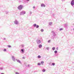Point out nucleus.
<instances>
[{
  "instance_id": "f257e3e1",
  "label": "nucleus",
  "mask_w": 74,
  "mask_h": 74,
  "mask_svg": "<svg viewBox=\"0 0 74 74\" xmlns=\"http://www.w3.org/2000/svg\"><path fill=\"white\" fill-rule=\"evenodd\" d=\"M14 25H19V22L16 19L14 21Z\"/></svg>"
},
{
  "instance_id": "f03ea898",
  "label": "nucleus",
  "mask_w": 74,
  "mask_h": 74,
  "mask_svg": "<svg viewBox=\"0 0 74 74\" xmlns=\"http://www.w3.org/2000/svg\"><path fill=\"white\" fill-rule=\"evenodd\" d=\"M26 14V12L25 11H23L20 12V14L21 15H24V14Z\"/></svg>"
},
{
  "instance_id": "7ed1b4c3",
  "label": "nucleus",
  "mask_w": 74,
  "mask_h": 74,
  "mask_svg": "<svg viewBox=\"0 0 74 74\" xmlns=\"http://www.w3.org/2000/svg\"><path fill=\"white\" fill-rule=\"evenodd\" d=\"M41 40H40L39 39H38L36 40V42L38 44H41Z\"/></svg>"
},
{
  "instance_id": "20e7f679",
  "label": "nucleus",
  "mask_w": 74,
  "mask_h": 74,
  "mask_svg": "<svg viewBox=\"0 0 74 74\" xmlns=\"http://www.w3.org/2000/svg\"><path fill=\"white\" fill-rule=\"evenodd\" d=\"M23 6L22 5H20L19 6V10H21L23 8Z\"/></svg>"
},
{
  "instance_id": "39448f33",
  "label": "nucleus",
  "mask_w": 74,
  "mask_h": 74,
  "mask_svg": "<svg viewBox=\"0 0 74 74\" xmlns=\"http://www.w3.org/2000/svg\"><path fill=\"white\" fill-rule=\"evenodd\" d=\"M12 59L13 61L15 62V57L14 56H12Z\"/></svg>"
},
{
  "instance_id": "423d86ee",
  "label": "nucleus",
  "mask_w": 74,
  "mask_h": 74,
  "mask_svg": "<svg viewBox=\"0 0 74 74\" xmlns=\"http://www.w3.org/2000/svg\"><path fill=\"white\" fill-rule=\"evenodd\" d=\"M71 5L72 6H73L74 5V0H72L71 1Z\"/></svg>"
},
{
  "instance_id": "0eeeda50",
  "label": "nucleus",
  "mask_w": 74,
  "mask_h": 74,
  "mask_svg": "<svg viewBox=\"0 0 74 74\" xmlns=\"http://www.w3.org/2000/svg\"><path fill=\"white\" fill-rule=\"evenodd\" d=\"M20 52L21 53H23L25 52V50H24V49H21Z\"/></svg>"
},
{
  "instance_id": "6e6552de",
  "label": "nucleus",
  "mask_w": 74,
  "mask_h": 74,
  "mask_svg": "<svg viewBox=\"0 0 74 74\" xmlns=\"http://www.w3.org/2000/svg\"><path fill=\"white\" fill-rule=\"evenodd\" d=\"M55 36H56V34H55V33L53 32V38H54L55 37Z\"/></svg>"
},
{
  "instance_id": "1a4fd4ad",
  "label": "nucleus",
  "mask_w": 74,
  "mask_h": 74,
  "mask_svg": "<svg viewBox=\"0 0 74 74\" xmlns=\"http://www.w3.org/2000/svg\"><path fill=\"white\" fill-rule=\"evenodd\" d=\"M41 7H45V5H44V4L42 3L41 4Z\"/></svg>"
},
{
  "instance_id": "9d476101",
  "label": "nucleus",
  "mask_w": 74,
  "mask_h": 74,
  "mask_svg": "<svg viewBox=\"0 0 74 74\" xmlns=\"http://www.w3.org/2000/svg\"><path fill=\"white\" fill-rule=\"evenodd\" d=\"M38 47L39 48H42V45H38Z\"/></svg>"
},
{
  "instance_id": "9b49d317",
  "label": "nucleus",
  "mask_w": 74,
  "mask_h": 74,
  "mask_svg": "<svg viewBox=\"0 0 74 74\" xmlns=\"http://www.w3.org/2000/svg\"><path fill=\"white\" fill-rule=\"evenodd\" d=\"M52 23L51 22H49V26H51V25H52Z\"/></svg>"
},
{
  "instance_id": "f8f14e48",
  "label": "nucleus",
  "mask_w": 74,
  "mask_h": 74,
  "mask_svg": "<svg viewBox=\"0 0 74 74\" xmlns=\"http://www.w3.org/2000/svg\"><path fill=\"white\" fill-rule=\"evenodd\" d=\"M36 26H37V24H33V26L34 27H36Z\"/></svg>"
},
{
  "instance_id": "ddd939ff",
  "label": "nucleus",
  "mask_w": 74,
  "mask_h": 74,
  "mask_svg": "<svg viewBox=\"0 0 74 74\" xmlns=\"http://www.w3.org/2000/svg\"><path fill=\"white\" fill-rule=\"evenodd\" d=\"M52 50L53 51H54V50H55V47H53L52 48Z\"/></svg>"
},
{
  "instance_id": "4468645a",
  "label": "nucleus",
  "mask_w": 74,
  "mask_h": 74,
  "mask_svg": "<svg viewBox=\"0 0 74 74\" xmlns=\"http://www.w3.org/2000/svg\"><path fill=\"white\" fill-rule=\"evenodd\" d=\"M41 58V57L40 55H39L38 56V58L39 59H40Z\"/></svg>"
},
{
  "instance_id": "2eb2a0df",
  "label": "nucleus",
  "mask_w": 74,
  "mask_h": 74,
  "mask_svg": "<svg viewBox=\"0 0 74 74\" xmlns=\"http://www.w3.org/2000/svg\"><path fill=\"white\" fill-rule=\"evenodd\" d=\"M20 47H22V48H23V47H24V45H22L20 46Z\"/></svg>"
},
{
  "instance_id": "dca6fc26",
  "label": "nucleus",
  "mask_w": 74,
  "mask_h": 74,
  "mask_svg": "<svg viewBox=\"0 0 74 74\" xmlns=\"http://www.w3.org/2000/svg\"><path fill=\"white\" fill-rule=\"evenodd\" d=\"M51 64L52 66H54V65H55V63L53 62Z\"/></svg>"
},
{
  "instance_id": "f3484780",
  "label": "nucleus",
  "mask_w": 74,
  "mask_h": 74,
  "mask_svg": "<svg viewBox=\"0 0 74 74\" xmlns=\"http://www.w3.org/2000/svg\"><path fill=\"white\" fill-rule=\"evenodd\" d=\"M3 51L4 52H6V51H7V49H4L3 50Z\"/></svg>"
},
{
  "instance_id": "a211bd4d",
  "label": "nucleus",
  "mask_w": 74,
  "mask_h": 74,
  "mask_svg": "<svg viewBox=\"0 0 74 74\" xmlns=\"http://www.w3.org/2000/svg\"><path fill=\"white\" fill-rule=\"evenodd\" d=\"M3 67H2L0 68V70H3Z\"/></svg>"
},
{
  "instance_id": "6ab92c4d",
  "label": "nucleus",
  "mask_w": 74,
  "mask_h": 74,
  "mask_svg": "<svg viewBox=\"0 0 74 74\" xmlns=\"http://www.w3.org/2000/svg\"><path fill=\"white\" fill-rule=\"evenodd\" d=\"M42 72H45V69H43L42 70Z\"/></svg>"
},
{
  "instance_id": "aec40b11",
  "label": "nucleus",
  "mask_w": 74,
  "mask_h": 74,
  "mask_svg": "<svg viewBox=\"0 0 74 74\" xmlns=\"http://www.w3.org/2000/svg\"><path fill=\"white\" fill-rule=\"evenodd\" d=\"M64 26L65 27H66L67 26V24H64Z\"/></svg>"
},
{
  "instance_id": "412c9836",
  "label": "nucleus",
  "mask_w": 74,
  "mask_h": 74,
  "mask_svg": "<svg viewBox=\"0 0 74 74\" xmlns=\"http://www.w3.org/2000/svg\"><path fill=\"white\" fill-rule=\"evenodd\" d=\"M41 32H44V29H41L40 30Z\"/></svg>"
},
{
  "instance_id": "4be33fe9",
  "label": "nucleus",
  "mask_w": 74,
  "mask_h": 74,
  "mask_svg": "<svg viewBox=\"0 0 74 74\" xmlns=\"http://www.w3.org/2000/svg\"><path fill=\"white\" fill-rule=\"evenodd\" d=\"M54 52L55 53H58V51H57L56 50L54 51Z\"/></svg>"
},
{
  "instance_id": "5701e85b",
  "label": "nucleus",
  "mask_w": 74,
  "mask_h": 74,
  "mask_svg": "<svg viewBox=\"0 0 74 74\" xmlns=\"http://www.w3.org/2000/svg\"><path fill=\"white\" fill-rule=\"evenodd\" d=\"M36 28H38V27H39V25H36Z\"/></svg>"
},
{
  "instance_id": "b1692460",
  "label": "nucleus",
  "mask_w": 74,
  "mask_h": 74,
  "mask_svg": "<svg viewBox=\"0 0 74 74\" xmlns=\"http://www.w3.org/2000/svg\"><path fill=\"white\" fill-rule=\"evenodd\" d=\"M46 49L47 50H48V51H49V47H47L46 48Z\"/></svg>"
},
{
  "instance_id": "393cba45",
  "label": "nucleus",
  "mask_w": 74,
  "mask_h": 74,
  "mask_svg": "<svg viewBox=\"0 0 74 74\" xmlns=\"http://www.w3.org/2000/svg\"><path fill=\"white\" fill-rule=\"evenodd\" d=\"M63 28H60L59 29V30H60V31H61V30H63Z\"/></svg>"
},
{
  "instance_id": "a878e982",
  "label": "nucleus",
  "mask_w": 74,
  "mask_h": 74,
  "mask_svg": "<svg viewBox=\"0 0 74 74\" xmlns=\"http://www.w3.org/2000/svg\"><path fill=\"white\" fill-rule=\"evenodd\" d=\"M41 63L42 64H44V62L43 61H41Z\"/></svg>"
},
{
  "instance_id": "bb28decb",
  "label": "nucleus",
  "mask_w": 74,
  "mask_h": 74,
  "mask_svg": "<svg viewBox=\"0 0 74 74\" xmlns=\"http://www.w3.org/2000/svg\"><path fill=\"white\" fill-rule=\"evenodd\" d=\"M38 66H40V65H41V64L40 63H38Z\"/></svg>"
},
{
  "instance_id": "cd10ccee",
  "label": "nucleus",
  "mask_w": 74,
  "mask_h": 74,
  "mask_svg": "<svg viewBox=\"0 0 74 74\" xmlns=\"http://www.w3.org/2000/svg\"><path fill=\"white\" fill-rule=\"evenodd\" d=\"M8 47H9V48H11V46H10V45H8Z\"/></svg>"
},
{
  "instance_id": "c85d7f7f",
  "label": "nucleus",
  "mask_w": 74,
  "mask_h": 74,
  "mask_svg": "<svg viewBox=\"0 0 74 74\" xmlns=\"http://www.w3.org/2000/svg\"><path fill=\"white\" fill-rule=\"evenodd\" d=\"M16 60L17 62H19V60H18L16 59Z\"/></svg>"
},
{
  "instance_id": "c756f323",
  "label": "nucleus",
  "mask_w": 74,
  "mask_h": 74,
  "mask_svg": "<svg viewBox=\"0 0 74 74\" xmlns=\"http://www.w3.org/2000/svg\"><path fill=\"white\" fill-rule=\"evenodd\" d=\"M50 41H51V40H49L48 41V43H49V42H50Z\"/></svg>"
},
{
  "instance_id": "7c9ffc66",
  "label": "nucleus",
  "mask_w": 74,
  "mask_h": 74,
  "mask_svg": "<svg viewBox=\"0 0 74 74\" xmlns=\"http://www.w3.org/2000/svg\"><path fill=\"white\" fill-rule=\"evenodd\" d=\"M15 74H19V73L18 72H16L15 73Z\"/></svg>"
},
{
  "instance_id": "2f4dec72",
  "label": "nucleus",
  "mask_w": 74,
  "mask_h": 74,
  "mask_svg": "<svg viewBox=\"0 0 74 74\" xmlns=\"http://www.w3.org/2000/svg\"><path fill=\"white\" fill-rule=\"evenodd\" d=\"M19 63H20V64H21V61H20L19 60Z\"/></svg>"
},
{
  "instance_id": "473e14b6",
  "label": "nucleus",
  "mask_w": 74,
  "mask_h": 74,
  "mask_svg": "<svg viewBox=\"0 0 74 74\" xmlns=\"http://www.w3.org/2000/svg\"><path fill=\"white\" fill-rule=\"evenodd\" d=\"M56 50L57 51L58 50V47H57L56 48Z\"/></svg>"
},
{
  "instance_id": "72a5a7b5",
  "label": "nucleus",
  "mask_w": 74,
  "mask_h": 74,
  "mask_svg": "<svg viewBox=\"0 0 74 74\" xmlns=\"http://www.w3.org/2000/svg\"><path fill=\"white\" fill-rule=\"evenodd\" d=\"M35 8H36V7H35V6H34L33 7V8L34 9Z\"/></svg>"
},
{
  "instance_id": "f704fd0d",
  "label": "nucleus",
  "mask_w": 74,
  "mask_h": 74,
  "mask_svg": "<svg viewBox=\"0 0 74 74\" xmlns=\"http://www.w3.org/2000/svg\"><path fill=\"white\" fill-rule=\"evenodd\" d=\"M29 14H32V12H30Z\"/></svg>"
},
{
  "instance_id": "c9c22d12",
  "label": "nucleus",
  "mask_w": 74,
  "mask_h": 74,
  "mask_svg": "<svg viewBox=\"0 0 74 74\" xmlns=\"http://www.w3.org/2000/svg\"><path fill=\"white\" fill-rule=\"evenodd\" d=\"M3 40H6V38H3Z\"/></svg>"
},
{
  "instance_id": "e433bc0d",
  "label": "nucleus",
  "mask_w": 74,
  "mask_h": 74,
  "mask_svg": "<svg viewBox=\"0 0 74 74\" xmlns=\"http://www.w3.org/2000/svg\"><path fill=\"white\" fill-rule=\"evenodd\" d=\"M23 59H25V58L24 57H23Z\"/></svg>"
},
{
  "instance_id": "4c0bfd02",
  "label": "nucleus",
  "mask_w": 74,
  "mask_h": 74,
  "mask_svg": "<svg viewBox=\"0 0 74 74\" xmlns=\"http://www.w3.org/2000/svg\"><path fill=\"white\" fill-rule=\"evenodd\" d=\"M26 1H30V0H26Z\"/></svg>"
},
{
  "instance_id": "58836bf2",
  "label": "nucleus",
  "mask_w": 74,
  "mask_h": 74,
  "mask_svg": "<svg viewBox=\"0 0 74 74\" xmlns=\"http://www.w3.org/2000/svg\"><path fill=\"white\" fill-rule=\"evenodd\" d=\"M29 66H30V65L29 64L28 65V67H29Z\"/></svg>"
},
{
  "instance_id": "ea45409f",
  "label": "nucleus",
  "mask_w": 74,
  "mask_h": 74,
  "mask_svg": "<svg viewBox=\"0 0 74 74\" xmlns=\"http://www.w3.org/2000/svg\"><path fill=\"white\" fill-rule=\"evenodd\" d=\"M1 74H4L3 73H1Z\"/></svg>"
},
{
  "instance_id": "a19ab883",
  "label": "nucleus",
  "mask_w": 74,
  "mask_h": 74,
  "mask_svg": "<svg viewBox=\"0 0 74 74\" xmlns=\"http://www.w3.org/2000/svg\"><path fill=\"white\" fill-rule=\"evenodd\" d=\"M18 9H19V6H18Z\"/></svg>"
},
{
  "instance_id": "79ce46f5",
  "label": "nucleus",
  "mask_w": 74,
  "mask_h": 74,
  "mask_svg": "<svg viewBox=\"0 0 74 74\" xmlns=\"http://www.w3.org/2000/svg\"><path fill=\"white\" fill-rule=\"evenodd\" d=\"M63 0V1H64V0Z\"/></svg>"
},
{
  "instance_id": "37998d69",
  "label": "nucleus",
  "mask_w": 74,
  "mask_h": 74,
  "mask_svg": "<svg viewBox=\"0 0 74 74\" xmlns=\"http://www.w3.org/2000/svg\"><path fill=\"white\" fill-rule=\"evenodd\" d=\"M19 2H20V1H19Z\"/></svg>"
}]
</instances>
